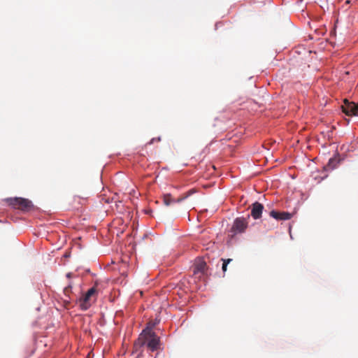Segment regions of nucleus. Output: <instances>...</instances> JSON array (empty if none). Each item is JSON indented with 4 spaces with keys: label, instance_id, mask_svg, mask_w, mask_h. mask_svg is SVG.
Masks as SVG:
<instances>
[{
    "label": "nucleus",
    "instance_id": "obj_1",
    "mask_svg": "<svg viewBox=\"0 0 358 358\" xmlns=\"http://www.w3.org/2000/svg\"><path fill=\"white\" fill-rule=\"evenodd\" d=\"M146 345L151 351H155L159 348V337L152 331L151 328L147 327L139 335L138 338L134 343V348L138 350V348Z\"/></svg>",
    "mask_w": 358,
    "mask_h": 358
},
{
    "label": "nucleus",
    "instance_id": "obj_2",
    "mask_svg": "<svg viewBox=\"0 0 358 358\" xmlns=\"http://www.w3.org/2000/svg\"><path fill=\"white\" fill-rule=\"evenodd\" d=\"M96 285L97 283L96 282L92 288L88 289V291L78 300L81 310H87L92 306V303L95 302L98 294Z\"/></svg>",
    "mask_w": 358,
    "mask_h": 358
},
{
    "label": "nucleus",
    "instance_id": "obj_3",
    "mask_svg": "<svg viewBox=\"0 0 358 358\" xmlns=\"http://www.w3.org/2000/svg\"><path fill=\"white\" fill-rule=\"evenodd\" d=\"M6 201L13 208L20 210L24 212H28L34 207V205L30 200L22 197L8 198L6 199Z\"/></svg>",
    "mask_w": 358,
    "mask_h": 358
},
{
    "label": "nucleus",
    "instance_id": "obj_4",
    "mask_svg": "<svg viewBox=\"0 0 358 358\" xmlns=\"http://www.w3.org/2000/svg\"><path fill=\"white\" fill-rule=\"evenodd\" d=\"M248 222L244 217L236 218L230 230V236L231 237L235 236L238 234L243 233L247 229Z\"/></svg>",
    "mask_w": 358,
    "mask_h": 358
},
{
    "label": "nucleus",
    "instance_id": "obj_5",
    "mask_svg": "<svg viewBox=\"0 0 358 358\" xmlns=\"http://www.w3.org/2000/svg\"><path fill=\"white\" fill-rule=\"evenodd\" d=\"M343 112L348 116L355 115L358 111V105L354 102H350L347 99L344 100V103L341 106Z\"/></svg>",
    "mask_w": 358,
    "mask_h": 358
},
{
    "label": "nucleus",
    "instance_id": "obj_6",
    "mask_svg": "<svg viewBox=\"0 0 358 358\" xmlns=\"http://www.w3.org/2000/svg\"><path fill=\"white\" fill-rule=\"evenodd\" d=\"M207 265L205 261L203 259L198 258L195 260L194 267H193V273L194 275H199V278L201 275H204L206 271Z\"/></svg>",
    "mask_w": 358,
    "mask_h": 358
},
{
    "label": "nucleus",
    "instance_id": "obj_7",
    "mask_svg": "<svg viewBox=\"0 0 358 358\" xmlns=\"http://www.w3.org/2000/svg\"><path fill=\"white\" fill-rule=\"evenodd\" d=\"M264 208V206L262 203L259 202H255L252 205L251 216L255 220L259 219L262 217Z\"/></svg>",
    "mask_w": 358,
    "mask_h": 358
},
{
    "label": "nucleus",
    "instance_id": "obj_8",
    "mask_svg": "<svg viewBox=\"0 0 358 358\" xmlns=\"http://www.w3.org/2000/svg\"><path fill=\"white\" fill-rule=\"evenodd\" d=\"M270 216L277 220H288L292 217V215L287 212H278L275 210H271L270 212Z\"/></svg>",
    "mask_w": 358,
    "mask_h": 358
},
{
    "label": "nucleus",
    "instance_id": "obj_9",
    "mask_svg": "<svg viewBox=\"0 0 358 358\" xmlns=\"http://www.w3.org/2000/svg\"><path fill=\"white\" fill-rule=\"evenodd\" d=\"M196 192V191L195 189H191L190 190H189L188 192L185 193L183 195H182L180 197H178L177 199H175V203H180V202L184 201L185 199L188 198L189 196H191L192 194H193Z\"/></svg>",
    "mask_w": 358,
    "mask_h": 358
},
{
    "label": "nucleus",
    "instance_id": "obj_10",
    "mask_svg": "<svg viewBox=\"0 0 358 358\" xmlns=\"http://www.w3.org/2000/svg\"><path fill=\"white\" fill-rule=\"evenodd\" d=\"M163 201L166 206H169L175 203V199L172 198L170 194H166L163 196Z\"/></svg>",
    "mask_w": 358,
    "mask_h": 358
},
{
    "label": "nucleus",
    "instance_id": "obj_11",
    "mask_svg": "<svg viewBox=\"0 0 358 358\" xmlns=\"http://www.w3.org/2000/svg\"><path fill=\"white\" fill-rule=\"evenodd\" d=\"M222 260L223 261L222 271L224 272H225L227 271V267L228 264H229L232 261V259H222Z\"/></svg>",
    "mask_w": 358,
    "mask_h": 358
},
{
    "label": "nucleus",
    "instance_id": "obj_12",
    "mask_svg": "<svg viewBox=\"0 0 358 358\" xmlns=\"http://www.w3.org/2000/svg\"><path fill=\"white\" fill-rule=\"evenodd\" d=\"M72 285H69L67 287H66L64 289V293L66 296H69L71 292Z\"/></svg>",
    "mask_w": 358,
    "mask_h": 358
},
{
    "label": "nucleus",
    "instance_id": "obj_13",
    "mask_svg": "<svg viewBox=\"0 0 358 358\" xmlns=\"http://www.w3.org/2000/svg\"><path fill=\"white\" fill-rule=\"evenodd\" d=\"M334 161H335V159H334L331 158V159L329 160V163H328L327 166H328L329 167H330V168L333 169L334 166H331V164H332L333 162H334Z\"/></svg>",
    "mask_w": 358,
    "mask_h": 358
},
{
    "label": "nucleus",
    "instance_id": "obj_14",
    "mask_svg": "<svg viewBox=\"0 0 358 358\" xmlns=\"http://www.w3.org/2000/svg\"><path fill=\"white\" fill-rule=\"evenodd\" d=\"M66 277H67V278H71V273H68L66 274Z\"/></svg>",
    "mask_w": 358,
    "mask_h": 358
}]
</instances>
